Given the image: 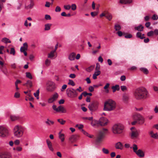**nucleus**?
Segmentation results:
<instances>
[{
  "label": "nucleus",
  "instance_id": "obj_1",
  "mask_svg": "<svg viewBox=\"0 0 158 158\" xmlns=\"http://www.w3.org/2000/svg\"><path fill=\"white\" fill-rule=\"evenodd\" d=\"M134 96L137 100L145 99L148 97V93L146 88L141 87L135 90L134 93Z\"/></svg>",
  "mask_w": 158,
  "mask_h": 158
},
{
  "label": "nucleus",
  "instance_id": "obj_2",
  "mask_svg": "<svg viewBox=\"0 0 158 158\" xmlns=\"http://www.w3.org/2000/svg\"><path fill=\"white\" fill-rule=\"evenodd\" d=\"M115 102L111 99H109L106 101L104 104L103 110L110 111L113 110L116 108Z\"/></svg>",
  "mask_w": 158,
  "mask_h": 158
},
{
  "label": "nucleus",
  "instance_id": "obj_3",
  "mask_svg": "<svg viewBox=\"0 0 158 158\" xmlns=\"http://www.w3.org/2000/svg\"><path fill=\"white\" fill-rule=\"evenodd\" d=\"M107 131V129L104 128L99 132L95 139L97 144H100L102 141Z\"/></svg>",
  "mask_w": 158,
  "mask_h": 158
},
{
  "label": "nucleus",
  "instance_id": "obj_4",
  "mask_svg": "<svg viewBox=\"0 0 158 158\" xmlns=\"http://www.w3.org/2000/svg\"><path fill=\"white\" fill-rule=\"evenodd\" d=\"M24 131V127L21 126L16 125L15 126L14 129V135L17 137L19 138L23 135Z\"/></svg>",
  "mask_w": 158,
  "mask_h": 158
},
{
  "label": "nucleus",
  "instance_id": "obj_5",
  "mask_svg": "<svg viewBox=\"0 0 158 158\" xmlns=\"http://www.w3.org/2000/svg\"><path fill=\"white\" fill-rule=\"evenodd\" d=\"M124 129L123 125L118 124L114 125L112 128L113 132L115 134H119L122 133Z\"/></svg>",
  "mask_w": 158,
  "mask_h": 158
},
{
  "label": "nucleus",
  "instance_id": "obj_6",
  "mask_svg": "<svg viewBox=\"0 0 158 158\" xmlns=\"http://www.w3.org/2000/svg\"><path fill=\"white\" fill-rule=\"evenodd\" d=\"M133 118L134 120L137 121L138 123L139 124H142L144 122V118L139 114H135L133 116Z\"/></svg>",
  "mask_w": 158,
  "mask_h": 158
},
{
  "label": "nucleus",
  "instance_id": "obj_7",
  "mask_svg": "<svg viewBox=\"0 0 158 158\" xmlns=\"http://www.w3.org/2000/svg\"><path fill=\"white\" fill-rule=\"evenodd\" d=\"M56 84L52 81H48L47 83V90L50 92L53 91L56 89Z\"/></svg>",
  "mask_w": 158,
  "mask_h": 158
},
{
  "label": "nucleus",
  "instance_id": "obj_8",
  "mask_svg": "<svg viewBox=\"0 0 158 158\" xmlns=\"http://www.w3.org/2000/svg\"><path fill=\"white\" fill-rule=\"evenodd\" d=\"M67 94L68 96L71 98H74L77 97L78 93L76 90L73 89H68L66 90Z\"/></svg>",
  "mask_w": 158,
  "mask_h": 158
},
{
  "label": "nucleus",
  "instance_id": "obj_9",
  "mask_svg": "<svg viewBox=\"0 0 158 158\" xmlns=\"http://www.w3.org/2000/svg\"><path fill=\"white\" fill-rule=\"evenodd\" d=\"M98 104L97 102L94 101L90 103L88 105V107L91 111H95L98 109Z\"/></svg>",
  "mask_w": 158,
  "mask_h": 158
},
{
  "label": "nucleus",
  "instance_id": "obj_10",
  "mask_svg": "<svg viewBox=\"0 0 158 158\" xmlns=\"http://www.w3.org/2000/svg\"><path fill=\"white\" fill-rule=\"evenodd\" d=\"M52 108L54 110L56 111L57 112H61L62 113H65L66 112V110L63 106L61 105L59 106L57 108L56 106L54 105L52 106Z\"/></svg>",
  "mask_w": 158,
  "mask_h": 158
},
{
  "label": "nucleus",
  "instance_id": "obj_11",
  "mask_svg": "<svg viewBox=\"0 0 158 158\" xmlns=\"http://www.w3.org/2000/svg\"><path fill=\"white\" fill-rule=\"evenodd\" d=\"M8 130L5 127L0 126V136L2 137H5L8 136Z\"/></svg>",
  "mask_w": 158,
  "mask_h": 158
},
{
  "label": "nucleus",
  "instance_id": "obj_12",
  "mask_svg": "<svg viewBox=\"0 0 158 158\" xmlns=\"http://www.w3.org/2000/svg\"><path fill=\"white\" fill-rule=\"evenodd\" d=\"M107 119L104 117H101L99 121V125L101 126H104L107 125Z\"/></svg>",
  "mask_w": 158,
  "mask_h": 158
},
{
  "label": "nucleus",
  "instance_id": "obj_13",
  "mask_svg": "<svg viewBox=\"0 0 158 158\" xmlns=\"http://www.w3.org/2000/svg\"><path fill=\"white\" fill-rule=\"evenodd\" d=\"M0 158H12L10 153L7 152L0 153Z\"/></svg>",
  "mask_w": 158,
  "mask_h": 158
},
{
  "label": "nucleus",
  "instance_id": "obj_14",
  "mask_svg": "<svg viewBox=\"0 0 158 158\" xmlns=\"http://www.w3.org/2000/svg\"><path fill=\"white\" fill-rule=\"evenodd\" d=\"M139 132L136 130L132 131L130 134L131 137L132 139H135L137 138L139 135Z\"/></svg>",
  "mask_w": 158,
  "mask_h": 158
},
{
  "label": "nucleus",
  "instance_id": "obj_15",
  "mask_svg": "<svg viewBox=\"0 0 158 158\" xmlns=\"http://www.w3.org/2000/svg\"><path fill=\"white\" fill-rule=\"evenodd\" d=\"M129 100V95L128 94L125 93L123 95L122 100L124 103H127Z\"/></svg>",
  "mask_w": 158,
  "mask_h": 158
},
{
  "label": "nucleus",
  "instance_id": "obj_16",
  "mask_svg": "<svg viewBox=\"0 0 158 158\" xmlns=\"http://www.w3.org/2000/svg\"><path fill=\"white\" fill-rule=\"evenodd\" d=\"M23 45V46L21 47L20 49V51L21 52L26 51L28 49V46L27 43H24Z\"/></svg>",
  "mask_w": 158,
  "mask_h": 158
},
{
  "label": "nucleus",
  "instance_id": "obj_17",
  "mask_svg": "<svg viewBox=\"0 0 158 158\" xmlns=\"http://www.w3.org/2000/svg\"><path fill=\"white\" fill-rule=\"evenodd\" d=\"M132 2V0H119V3L122 4H129Z\"/></svg>",
  "mask_w": 158,
  "mask_h": 158
},
{
  "label": "nucleus",
  "instance_id": "obj_18",
  "mask_svg": "<svg viewBox=\"0 0 158 158\" xmlns=\"http://www.w3.org/2000/svg\"><path fill=\"white\" fill-rule=\"evenodd\" d=\"M10 118L12 121H14L16 120H19L20 118V117L18 115H10Z\"/></svg>",
  "mask_w": 158,
  "mask_h": 158
},
{
  "label": "nucleus",
  "instance_id": "obj_19",
  "mask_svg": "<svg viewBox=\"0 0 158 158\" xmlns=\"http://www.w3.org/2000/svg\"><path fill=\"white\" fill-rule=\"evenodd\" d=\"M76 54L74 52H72L69 54L68 56V59L71 61L73 60L75 58Z\"/></svg>",
  "mask_w": 158,
  "mask_h": 158
},
{
  "label": "nucleus",
  "instance_id": "obj_20",
  "mask_svg": "<svg viewBox=\"0 0 158 158\" xmlns=\"http://www.w3.org/2000/svg\"><path fill=\"white\" fill-rule=\"evenodd\" d=\"M139 157H143L144 156V152L141 150L139 149L135 153Z\"/></svg>",
  "mask_w": 158,
  "mask_h": 158
},
{
  "label": "nucleus",
  "instance_id": "obj_21",
  "mask_svg": "<svg viewBox=\"0 0 158 158\" xmlns=\"http://www.w3.org/2000/svg\"><path fill=\"white\" fill-rule=\"evenodd\" d=\"M115 148L117 149H122L123 146L122 144L120 142H117L115 145Z\"/></svg>",
  "mask_w": 158,
  "mask_h": 158
},
{
  "label": "nucleus",
  "instance_id": "obj_22",
  "mask_svg": "<svg viewBox=\"0 0 158 158\" xmlns=\"http://www.w3.org/2000/svg\"><path fill=\"white\" fill-rule=\"evenodd\" d=\"M77 136L76 135H72L69 138V140L73 143L76 141L77 139Z\"/></svg>",
  "mask_w": 158,
  "mask_h": 158
},
{
  "label": "nucleus",
  "instance_id": "obj_23",
  "mask_svg": "<svg viewBox=\"0 0 158 158\" xmlns=\"http://www.w3.org/2000/svg\"><path fill=\"white\" fill-rule=\"evenodd\" d=\"M101 74L100 71H95L93 75V78L94 79H96L97 78V76Z\"/></svg>",
  "mask_w": 158,
  "mask_h": 158
},
{
  "label": "nucleus",
  "instance_id": "obj_24",
  "mask_svg": "<svg viewBox=\"0 0 158 158\" xmlns=\"http://www.w3.org/2000/svg\"><path fill=\"white\" fill-rule=\"evenodd\" d=\"M91 125L93 127H94L96 125L97 126H99V121L96 120H93L91 123Z\"/></svg>",
  "mask_w": 158,
  "mask_h": 158
},
{
  "label": "nucleus",
  "instance_id": "obj_25",
  "mask_svg": "<svg viewBox=\"0 0 158 158\" xmlns=\"http://www.w3.org/2000/svg\"><path fill=\"white\" fill-rule=\"evenodd\" d=\"M112 89L113 90V92H114L116 90H119L120 89L119 85H115L112 87Z\"/></svg>",
  "mask_w": 158,
  "mask_h": 158
},
{
  "label": "nucleus",
  "instance_id": "obj_26",
  "mask_svg": "<svg viewBox=\"0 0 158 158\" xmlns=\"http://www.w3.org/2000/svg\"><path fill=\"white\" fill-rule=\"evenodd\" d=\"M54 53L53 51H51L50 53L48 54V57L52 59H53L55 56Z\"/></svg>",
  "mask_w": 158,
  "mask_h": 158
},
{
  "label": "nucleus",
  "instance_id": "obj_27",
  "mask_svg": "<svg viewBox=\"0 0 158 158\" xmlns=\"http://www.w3.org/2000/svg\"><path fill=\"white\" fill-rule=\"evenodd\" d=\"M150 134L152 137L156 139H158V135L157 133L154 134L153 133V131H152L150 132Z\"/></svg>",
  "mask_w": 158,
  "mask_h": 158
},
{
  "label": "nucleus",
  "instance_id": "obj_28",
  "mask_svg": "<svg viewBox=\"0 0 158 158\" xmlns=\"http://www.w3.org/2000/svg\"><path fill=\"white\" fill-rule=\"evenodd\" d=\"M52 24L50 23H47L45 25V31H48L50 30Z\"/></svg>",
  "mask_w": 158,
  "mask_h": 158
},
{
  "label": "nucleus",
  "instance_id": "obj_29",
  "mask_svg": "<svg viewBox=\"0 0 158 158\" xmlns=\"http://www.w3.org/2000/svg\"><path fill=\"white\" fill-rule=\"evenodd\" d=\"M23 85L28 86L30 88H31L32 86V82L30 80H28L26 83L23 84Z\"/></svg>",
  "mask_w": 158,
  "mask_h": 158
},
{
  "label": "nucleus",
  "instance_id": "obj_30",
  "mask_svg": "<svg viewBox=\"0 0 158 158\" xmlns=\"http://www.w3.org/2000/svg\"><path fill=\"white\" fill-rule=\"evenodd\" d=\"M143 27L141 25H140L137 27H135V30L139 31H141L143 30Z\"/></svg>",
  "mask_w": 158,
  "mask_h": 158
},
{
  "label": "nucleus",
  "instance_id": "obj_31",
  "mask_svg": "<svg viewBox=\"0 0 158 158\" xmlns=\"http://www.w3.org/2000/svg\"><path fill=\"white\" fill-rule=\"evenodd\" d=\"M64 135L63 134H62L60 132L59 134V137L60 139L61 142H63L64 140Z\"/></svg>",
  "mask_w": 158,
  "mask_h": 158
},
{
  "label": "nucleus",
  "instance_id": "obj_32",
  "mask_svg": "<svg viewBox=\"0 0 158 158\" xmlns=\"http://www.w3.org/2000/svg\"><path fill=\"white\" fill-rule=\"evenodd\" d=\"M110 84L109 83H107L106 84V85L104 87V89L105 90V92L108 93L109 92V90L108 88L109 87Z\"/></svg>",
  "mask_w": 158,
  "mask_h": 158
},
{
  "label": "nucleus",
  "instance_id": "obj_33",
  "mask_svg": "<svg viewBox=\"0 0 158 158\" xmlns=\"http://www.w3.org/2000/svg\"><path fill=\"white\" fill-rule=\"evenodd\" d=\"M140 70L143 72L145 74H147L148 73V71L147 69L144 68H141L140 69Z\"/></svg>",
  "mask_w": 158,
  "mask_h": 158
},
{
  "label": "nucleus",
  "instance_id": "obj_34",
  "mask_svg": "<svg viewBox=\"0 0 158 158\" xmlns=\"http://www.w3.org/2000/svg\"><path fill=\"white\" fill-rule=\"evenodd\" d=\"M94 65H91L86 69V70L88 72H90L92 71L94 68Z\"/></svg>",
  "mask_w": 158,
  "mask_h": 158
},
{
  "label": "nucleus",
  "instance_id": "obj_35",
  "mask_svg": "<svg viewBox=\"0 0 158 158\" xmlns=\"http://www.w3.org/2000/svg\"><path fill=\"white\" fill-rule=\"evenodd\" d=\"M114 29L116 31H119L121 29V27L120 25L118 24H115L114 25Z\"/></svg>",
  "mask_w": 158,
  "mask_h": 158
},
{
  "label": "nucleus",
  "instance_id": "obj_36",
  "mask_svg": "<svg viewBox=\"0 0 158 158\" xmlns=\"http://www.w3.org/2000/svg\"><path fill=\"white\" fill-rule=\"evenodd\" d=\"M45 123L48 125L50 126L51 125L53 124L54 122L53 121L50 120L49 119H47V121L45 122Z\"/></svg>",
  "mask_w": 158,
  "mask_h": 158
},
{
  "label": "nucleus",
  "instance_id": "obj_37",
  "mask_svg": "<svg viewBox=\"0 0 158 158\" xmlns=\"http://www.w3.org/2000/svg\"><path fill=\"white\" fill-rule=\"evenodd\" d=\"M136 36L141 39H143L145 38L144 36H142V34L140 32H138L136 33Z\"/></svg>",
  "mask_w": 158,
  "mask_h": 158
},
{
  "label": "nucleus",
  "instance_id": "obj_38",
  "mask_svg": "<svg viewBox=\"0 0 158 158\" xmlns=\"http://www.w3.org/2000/svg\"><path fill=\"white\" fill-rule=\"evenodd\" d=\"M2 41L6 43H11L10 41L8 39L6 38H3L2 40Z\"/></svg>",
  "mask_w": 158,
  "mask_h": 158
},
{
  "label": "nucleus",
  "instance_id": "obj_39",
  "mask_svg": "<svg viewBox=\"0 0 158 158\" xmlns=\"http://www.w3.org/2000/svg\"><path fill=\"white\" fill-rule=\"evenodd\" d=\"M10 51L9 53L11 55L15 56V48H10Z\"/></svg>",
  "mask_w": 158,
  "mask_h": 158
},
{
  "label": "nucleus",
  "instance_id": "obj_40",
  "mask_svg": "<svg viewBox=\"0 0 158 158\" xmlns=\"http://www.w3.org/2000/svg\"><path fill=\"white\" fill-rule=\"evenodd\" d=\"M106 17L109 21L111 20L112 19V16L111 15L108 13H106Z\"/></svg>",
  "mask_w": 158,
  "mask_h": 158
},
{
  "label": "nucleus",
  "instance_id": "obj_41",
  "mask_svg": "<svg viewBox=\"0 0 158 158\" xmlns=\"http://www.w3.org/2000/svg\"><path fill=\"white\" fill-rule=\"evenodd\" d=\"M82 132H83V133L85 135L87 136H88V137H89L90 138H92L93 137V135H90L87 132H86L85 131H84L83 130H82Z\"/></svg>",
  "mask_w": 158,
  "mask_h": 158
},
{
  "label": "nucleus",
  "instance_id": "obj_42",
  "mask_svg": "<svg viewBox=\"0 0 158 158\" xmlns=\"http://www.w3.org/2000/svg\"><path fill=\"white\" fill-rule=\"evenodd\" d=\"M39 93H40L39 90L38 89L36 91L35 93L34 94V96L35 97H36V98L38 99H39Z\"/></svg>",
  "mask_w": 158,
  "mask_h": 158
},
{
  "label": "nucleus",
  "instance_id": "obj_43",
  "mask_svg": "<svg viewBox=\"0 0 158 158\" xmlns=\"http://www.w3.org/2000/svg\"><path fill=\"white\" fill-rule=\"evenodd\" d=\"M57 121L61 125L64 124L66 122V121L65 120H63L62 119H58L57 120Z\"/></svg>",
  "mask_w": 158,
  "mask_h": 158
},
{
  "label": "nucleus",
  "instance_id": "obj_44",
  "mask_svg": "<svg viewBox=\"0 0 158 158\" xmlns=\"http://www.w3.org/2000/svg\"><path fill=\"white\" fill-rule=\"evenodd\" d=\"M51 60L48 59H47L45 61V64L47 66H49L50 64Z\"/></svg>",
  "mask_w": 158,
  "mask_h": 158
},
{
  "label": "nucleus",
  "instance_id": "obj_45",
  "mask_svg": "<svg viewBox=\"0 0 158 158\" xmlns=\"http://www.w3.org/2000/svg\"><path fill=\"white\" fill-rule=\"evenodd\" d=\"M26 76L27 77L31 79H32V77L31 73L30 72H26Z\"/></svg>",
  "mask_w": 158,
  "mask_h": 158
},
{
  "label": "nucleus",
  "instance_id": "obj_46",
  "mask_svg": "<svg viewBox=\"0 0 158 158\" xmlns=\"http://www.w3.org/2000/svg\"><path fill=\"white\" fill-rule=\"evenodd\" d=\"M58 94L57 93H55L52 97L56 101L58 98Z\"/></svg>",
  "mask_w": 158,
  "mask_h": 158
},
{
  "label": "nucleus",
  "instance_id": "obj_47",
  "mask_svg": "<svg viewBox=\"0 0 158 158\" xmlns=\"http://www.w3.org/2000/svg\"><path fill=\"white\" fill-rule=\"evenodd\" d=\"M132 148L135 152L136 153L137 151L138 147L135 144H133Z\"/></svg>",
  "mask_w": 158,
  "mask_h": 158
},
{
  "label": "nucleus",
  "instance_id": "obj_48",
  "mask_svg": "<svg viewBox=\"0 0 158 158\" xmlns=\"http://www.w3.org/2000/svg\"><path fill=\"white\" fill-rule=\"evenodd\" d=\"M117 34L119 36L121 37L123 35H125L126 33L125 32L123 33L121 31H118L117 32Z\"/></svg>",
  "mask_w": 158,
  "mask_h": 158
},
{
  "label": "nucleus",
  "instance_id": "obj_49",
  "mask_svg": "<svg viewBox=\"0 0 158 158\" xmlns=\"http://www.w3.org/2000/svg\"><path fill=\"white\" fill-rule=\"evenodd\" d=\"M102 151L103 153L105 154H108L109 153V151L107 149L105 148H103L102 149Z\"/></svg>",
  "mask_w": 158,
  "mask_h": 158
},
{
  "label": "nucleus",
  "instance_id": "obj_50",
  "mask_svg": "<svg viewBox=\"0 0 158 158\" xmlns=\"http://www.w3.org/2000/svg\"><path fill=\"white\" fill-rule=\"evenodd\" d=\"M68 84L73 86H74L75 85V83L74 82L73 80H69V82L68 83Z\"/></svg>",
  "mask_w": 158,
  "mask_h": 158
},
{
  "label": "nucleus",
  "instance_id": "obj_51",
  "mask_svg": "<svg viewBox=\"0 0 158 158\" xmlns=\"http://www.w3.org/2000/svg\"><path fill=\"white\" fill-rule=\"evenodd\" d=\"M64 9L66 10H69L70 9L71 6L69 5H65L64 6Z\"/></svg>",
  "mask_w": 158,
  "mask_h": 158
},
{
  "label": "nucleus",
  "instance_id": "obj_52",
  "mask_svg": "<svg viewBox=\"0 0 158 158\" xmlns=\"http://www.w3.org/2000/svg\"><path fill=\"white\" fill-rule=\"evenodd\" d=\"M71 7V9L73 10H75L76 9L77 6L75 4H73L72 5Z\"/></svg>",
  "mask_w": 158,
  "mask_h": 158
},
{
  "label": "nucleus",
  "instance_id": "obj_53",
  "mask_svg": "<svg viewBox=\"0 0 158 158\" xmlns=\"http://www.w3.org/2000/svg\"><path fill=\"white\" fill-rule=\"evenodd\" d=\"M125 37L127 39L131 38L132 36L131 34H127L126 33V34L125 35Z\"/></svg>",
  "mask_w": 158,
  "mask_h": 158
},
{
  "label": "nucleus",
  "instance_id": "obj_54",
  "mask_svg": "<svg viewBox=\"0 0 158 158\" xmlns=\"http://www.w3.org/2000/svg\"><path fill=\"white\" fill-rule=\"evenodd\" d=\"M55 100L52 97L50 98L48 100V102L49 103H52Z\"/></svg>",
  "mask_w": 158,
  "mask_h": 158
},
{
  "label": "nucleus",
  "instance_id": "obj_55",
  "mask_svg": "<svg viewBox=\"0 0 158 158\" xmlns=\"http://www.w3.org/2000/svg\"><path fill=\"white\" fill-rule=\"evenodd\" d=\"M154 32L153 31H151L148 32L147 33V35L148 36H151L153 35Z\"/></svg>",
  "mask_w": 158,
  "mask_h": 158
},
{
  "label": "nucleus",
  "instance_id": "obj_56",
  "mask_svg": "<svg viewBox=\"0 0 158 158\" xmlns=\"http://www.w3.org/2000/svg\"><path fill=\"white\" fill-rule=\"evenodd\" d=\"M30 4H29L30 6H31L32 8L34 5V0H30Z\"/></svg>",
  "mask_w": 158,
  "mask_h": 158
},
{
  "label": "nucleus",
  "instance_id": "obj_57",
  "mask_svg": "<svg viewBox=\"0 0 158 158\" xmlns=\"http://www.w3.org/2000/svg\"><path fill=\"white\" fill-rule=\"evenodd\" d=\"M121 89L122 91H124L127 90V87L124 85H122L121 86Z\"/></svg>",
  "mask_w": 158,
  "mask_h": 158
},
{
  "label": "nucleus",
  "instance_id": "obj_58",
  "mask_svg": "<svg viewBox=\"0 0 158 158\" xmlns=\"http://www.w3.org/2000/svg\"><path fill=\"white\" fill-rule=\"evenodd\" d=\"M152 18L154 20H157L158 19V16L157 15L154 14L153 15Z\"/></svg>",
  "mask_w": 158,
  "mask_h": 158
},
{
  "label": "nucleus",
  "instance_id": "obj_59",
  "mask_svg": "<svg viewBox=\"0 0 158 158\" xmlns=\"http://www.w3.org/2000/svg\"><path fill=\"white\" fill-rule=\"evenodd\" d=\"M45 19L47 20H51V18L50 15H46L45 16Z\"/></svg>",
  "mask_w": 158,
  "mask_h": 158
},
{
  "label": "nucleus",
  "instance_id": "obj_60",
  "mask_svg": "<svg viewBox=\"0 0 158 158\" xmlns=\"http://www.w3.org/2000/svg\"><path fill=\"white\" fill-rule=\"evenodd\" d=\"M61 10V8L59 6H57L55 9V11L56 12H60Z\"/></svg>",
  "mask_w": 158,
  "mask_h": 158
},
{
  "label": "nucleus",
  "instance_id": "obj_61",
  "mask_svg": "<svg viewBox=\"0 0 158 158\" xmlns=\"http://www.w3.org/2000/svg\"><path fill=\"white\" fill-rule=\"evenodd\" d=\"M100 65L99 64H97L96 65V66L95 68V70L96 71H100Z\"/></svg>",
  "mask_w": 158,
  "mask_h": 158
},
{
  "label": "nucleus",
  "instance_id": "obj_62",
  "mask_svg": "<svg viewBox=\"0 0 158 158\" xmlns=\"http://www.w3.org/2000/svg\"><path fill=\"white\" fill-rule=\"evenodd\" d=\"M46 143L47 144L48 146L49 145H52V143L50 141L49 139H47L46 140Z\"/></svg>",
  "mask_w": 158,
  "mask_h": 158
},
{
  "label": "nucleus",
  "instance_id": "obj_63",
  "mask_svg": "<svg viewBox=\"0 0 158 158\" xmlns=\"http://www.w3.org/2000/svg\"><path fill=\"white\" fill-rule=\"evenodd\" d=\"M2 71L6 76H8V73L6 69H5V70H2Z\"/></svg>",
  "mask_w": 158,
  "mask_h": 158
},
{
  "label": "nucleus",
  "instance_id": "obj_64",
  "mask_svg": "<svg viewBox=\"0 0 158 158\" xmlns=\"http://www.w3.org/2000/svg\"><path fill=\"white\" fill-rule=\"evenodd\" d=\"M20 94L18 92H16L14 95V97L16 98H19L20 97Z\"/></svg>",
  "mask_w": 158,
  "mask_h": 158
}]
</instances>
